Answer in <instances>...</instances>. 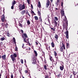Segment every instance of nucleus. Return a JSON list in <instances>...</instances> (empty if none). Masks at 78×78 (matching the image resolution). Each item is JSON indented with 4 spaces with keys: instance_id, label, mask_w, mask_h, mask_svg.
<instances>
[{
    "instance_id": "46",
    "label": "nucleus",
    "mask_w": 78,
    "mask_h": 78,
    "mask_svg": "<svg viewBox=\"0 0 78 78\" xmlns=\"http://www.w3.org/2000/svg\"><path fill=\"white\" fill-rule=\"evenodd\" d=\"M14 5H12L11 6V9H14Z\"/></svg>"
},
{
    "instance_id": "49",
    "label": "nucleus",
    "mask_w": 78,
    "mask_h": 78,
    "mask_svg": "<svg viewBox=\"0 0 78 78\" xmlns=\"http://www.w3.org/2000/svg\"><path fill=\"white\" fill-rule=\"evenodd\" d=\"M37 69H41V67L39 66H38L37 67Z\"/></svg>"
},
{
    "instance_id": "35",
    "label": "nucleus",
    "mask_w": 78,
    "mask_h": 78,
    "mask_svg": "<svg viewBox=\"0 0 78 78\" xmlns=\"http://www.w3.org/2000/svg\"><path fill=\"white\" fill-rule=\"evenodd\" d=\"M24 39L23 41H24V42H26V43H28L27 41V40H26V38H23Z\"/></svg>"
},
{
    "instance_id": "34",
    "label": "nucleus",
    "mask_w": 78,
    "mask_h": 78,
    "mask_svg": "<svg viewBox=\"0 0 78 78\" xmlns=\"http://www.w3.org/2000/svg\"><path fill=\"white\" fill-rule=\"evenodd\" d=\"M13 41L15 44H16V39H15V38L13 37Z\"/></svg>"
},
{
    "instance_id": "32",
    "label": "nucleus",
    "mask_w": 78,
    "mask_h": 78,
    "mask_svg": "<svg viewBox=\"0 0 78 78\" xmlns=\"http://www.w3.org/2000/svg\"><path fill=\"white\" fill-rule=\"evenodd\" d=\"M54 23L55 25V26H56L57 25V22L56 21V20H55L54 21Z\"/></svg>"
},
{
    "instance_id": "33",
    "label": "nucleus",
    "mask_w": 78,
    "mask_h": 78,
    "mask_svg": "<svg viewBox=\"0 0 78 78\" xmlns=\"http://www.w3.org/2000/svg\"><path fill=\"white\" fill-rule=\"evenodd\" d=\"M28 4H29V5H30V2H31V0H26Z\"/></svg>"
},
{
    "instance_id": "51",
    "label": "nucleus",
    "mask_w": 78,
    "mask_h": 78,
    "mask_svg": "<svg viewBox=\"0 0 78 78\" xmlns=\"http://www.w3.org/2000/svg\"><path fill=\"white\" fill-rule=\"evenodd\" d=\"M5 78H10V77H9V76H5Z\"/></svg>"
},
{
    "instance_id": "55",
    "label": "nucleus",
    "mask_w": 78,
    "mask_h": 78,
    "mask_svg": "<svg viewBox=\"0 0 78 78\" xmlns=\"http://www.w3.org/2000/svg\"><path fill=\"white\" fill-rule=\"evenodd\" d=\"M35 43H36V45L38 44V43H37V41H35Z\"/></svg>"
},
{
    "instance_id": "19",
    "label": "nucleus",
    "mask_w": 78,
    "mask_h": 78,
    "mask_svg": "<svg viewBox=\"0 0 78 78\" xmlns=\"http://www.w3.org/2000/svg\"><path fill=\"white\" fill-rule=\"evenodd\" d=\"M52 64H53V65H56V64H55V61H54V60L53 59H52Z\"/></svg>"
},
{
    "instance_id": "42",
    "label": "nucleus",
    "mask_w": 78,
    "mask_h": 78,
    "mask_svg": "<svg viewBox=\"0 0 78 78\" xmlns=\"http://www.w3.org/2000/svg\"><path fill=\"white\" fill-rule=\"evenodd\" d=\"M20 62H21V64H23V59H21Z\"/></svg>"
},
{
    "instance_id": "11",
    "label": "nucleus",
    "mask_w": 78,
    "mask_h": 78,
    "mask_svg": "<svg viewBox=\"0 0 78 78\" xmlns=\"http://www.w3.org/2000/svg\"><path fill=\"white\" fill-rule=\"evenodd\" d=\"M54 37L55 38V40L56 39V41H57L58 39V35L56 34Z\"/></svg>"
},
{
    "instance_id": "60",
    "label": "nucleus",
    "mask_w": 78,
    "mask_h": 78,
    "mask_svg": "<svg viewBox=\"0 0 78 78\" xmlns=\"http://www.w3.org/2000/svg\"><path fill=\"white\" fill-rule=\"evenodd\" d=\"M28 43H29V45L30 46H31V44H30V42H29V41H28Z\"/></svg>"
},
{
    "instance_id": "53",
    "label": "nucleus",
    "mask_w": 78,
    "mask_h": 78,
    "mask_svg": "<svg viewBox=\"0 0 78 78\" xmlns=\"http://www.w3.org/2000/svg\"><path fill=\"white\" fill-rule=\"evenodd\" d=\"M13 78V74H12V75L11 76V78Z\"/></svg>"
},
{
    "instance_id": "56",
    "label": "nucleus",
    "mask_w": 78,
    "mask_h": 78,
    "mask_svg": "<svg viewBox=\"0 0 78 78\" xmlns=\"http://www.w3.org/2000/svg\"><path fill=\"white\" fill-rule=\"evenodd\" d=\"M63 2H62V4H61V6L62 7L63 6Z\"/></svg>"
},
{
    "instance_id": "48",
    "label": "nucleus",
    "mask_w": 78,
    "mask_h": 78,
    "mask_svg": "<svg viewBox=\"0 0 78 78\" xmlns=\"http://www.w3.org/2000/svg\"><path fill=\"white\" fill-rule=\"evenodd\" d=\"M31 7L32 9V10H33V5H32V4H31Z\"/></svg>"
},
{
    "instance_id": "15",
    "label": "nucleus",
    "mask_w": 78,
    "mask_h": 78,
    "mask_svg": "<svg viewBox=\"0 0 78 78\" xmlns=\"http://www.w3.org/2000/svg\"><path fill=\"white\" fill-rule=\"evenodd\" d=\"M60 2H61V0H57V2L56 3L57 5H58V4L60 3Z\"/></svg>"
},
{
    "instance_id": "50",
    "label": "nucleus",
    "mask_w": 78,
    "mask_h": 78,
    "mask_svg": "<svg viewBox=\"0 0 78 78\" xmlns=\"http://www.w3.org/2000/svg\"><path fill=\"white\" fill-rule=\"evenodd\" d=\"M1 73H0V78H1V76H2V73H3V72H2V70H1Z\"/></svg>"
},
{
    "instance_id": "61",
    "label": "nucleus",
    "mask_w": 78,
    "mask_h": 78,
    "mask_svg": "<svg viewBox=\"0 0 78 78\" xmlns=\"http://www.w3.org/2000/svg\"><path fill=\"white\" fill-rule=\"evenodd\" d=\"M64 16H65V18L66 20H67V18L66 17V15H64Z\"/></svg>"
},
{
    "instance_id": "16",
    "label": "nucleus",
    "mask_w": 78,
    "mask_h": 78,
    "mask_svg": "<svg viewBox=\"0 0 78 78\" xmlns=\"http://www.w3.org/2000/svg\"><path fill=\"white\" fill-rule=\"evenodd\" d=\"M37 6L39 8H41V3L39 1L38 2Z\"/></svg>"
},
{
    "instance_id": "2",
    "label": "nucleus",
    "mask_w": 78,
    "mask_h": 78,
    "mask_svg": "<svg viewBox=\"0 0 78 78\" xmlns=\"http://www.w3.org/2000/svg\"><path fill=\"white\" fill-rule=\"evenodd\" d=\"M31 60L32 62V64H36V59L35 57H33Z\"/></svg>"
},
{
    "instance_id": "12",
    "label": "nucleus",
    "mask_w": 78,
    "mask_h": 78,
    "mask_svg": "<svg viewBox=\"0 0 78 78\" xmlns=\"http://www.w3.org/2000/svg\"><path fill=\"white\" fill-rule=\"evenodd\" d=\"M46 50H50V46L48 45H46Z\"/></svg>"
},
{
    "instance_id": "20",
    "label": "nucleus",
    "mask_w": 78,
    "mask_h": 78,
    "mask_svg": "<svg viewBox=\"0 0 78 78\" xmlns=\"http://www.w3.org/2000/svg\"><path fill=\"white\" fill-rule=\"evenodd\" d=\"M60 51H61L63 52V48H62V46L60 48Z\"/></svg>"
},
{
    "instance_id": "29",
    "label": "nucleus",
    "mask_w": 78,
    "mask_h": 78,
    "mask_svg": "<svg viewBox=\"0 0 78 78\" xmlns=\"http://www.w3.org/2000/svg\"><path fill=\"white\" fill-rule=\"evenodd\" d=\"M60 76H62V74H61V73H59L57 77L59 78Z\"/></svg>"
},
{
    "instance_id": "7",
    "label": "nucleus",
    "mask_w": 78,
    "mask_h": 78,
    "mask_svg": "<svg viewBox=\"0 0 78 78\" xmlns=\"http://www.w3.org/2000/svg\"><path fill=\"white\" fill-rule=\"evenodd\" d=\"M22 36L23 37V38H27V37H28L27 35L25 33L23 34Z\"/></svg>"
},
{
    "instance_id": "47",
    "label": "nucleus",
    "mask_w": 78,
    "mask_h": 78,
    "mask_svg": "<svg viewBox=\"0 0 78 78\" xmlns=\"http://www.w3.org/2000/svg\"><path fill=\"white\" fill-rule=\"evenodd\" d=\"M25 13L26 14H28V10H26Z\"/></svg>"
},
{
    "instance_id": "3",
    "label": "nucleus",
    "mask_w": 78,
    "mask_h": 78,
    "mask_svg": "<svg viewBox=\"0 0 78 78\" xmlns=\"http://www.w3.org/2000/svg\"><path fill=\"white\" fill-rule=\"evenodd\" d=\"M51 5L50 1L49 0H47L46 1V8H48L49 6H50V5Z\"/></svg>"
},
{
    "instance_id": "8",
    "label": "nucleus",
    "mask_w": 78,
    "mask_h": 78,
    "mask_svg": "<svg viewBox=\"0 0 78 78\" xmlns=\"http://www.w3.org/2000/svg\"><path fill=\"white\" fill-rule=\"evenodd\" d=\"M61 66H60V69L62 71L63 70V69H64V65H62L61 64Z\"/></svg>"
},
{
    "instance_id": "5",
    "label": "nucleus",
    "mask_w": 78,
    "mask_h": 78,
    "mask_svg": "<svg viewBox=\"0 0 78 78\" xmlns=\"http://www.w3.org/2000/svg\"><path fill=\"white\" fill-rule=\"evenodd\" d=\"M25 8V3H24L22 5L21 8H19V9H20V11H22V10H23V9H24Z\"/></svg>"
},
{
    "instance_id": "18",
    "label": "nucleus",
    "mask_w": 78,
    "mask_h": 78,
    "mask_svg": "<svg viewBox=\"0 0 78 78\" xmlns=\"http://www.w3.org/2000/svg\"><path fill=\"white\" fill-rule=\"evenodd\" d=\"M70 46V45L68 43H66V48H69V46Z\"/></svg>"
},
{
    "instance_id": "26",
    "label": "nucleus",
    "mask_w": 78,
    "mask_h": 78,
    "mask_svg": "<svg viewBox=\"0 0 78 78\" xmlns=\"http://www.w3.org/2000/svg\"><path fill=\"white\" fill-rule=\"evenodd\" d=\"M27 25H30V20H27Z\"/></svg>"
},
{
    "instance_id": "39",
    "label": "nucleus",
    "mask_w": 78,
    "mask_h": 78,
    "mask_svg": "<svg viewBox=\"0 0 78 78\" xmlns=\"http://www.w3.org/2000/svg\"><path fill=\"white\" fill-rule=\"evenodd\" d=\"M1 20L2 22H4L5 21V18H1Z\"/></svg>"
},
{
    "instance_id": "4",
    "label": "nucleus",
    "mask_w": 78,
    "mask_h": 78,
    "mask_svg": "<svg viewBox=\"0 0 78 78\" xmlns=\"http://www.w3.org/2000/svg\"><path fill=\"white\" fill-rule=\"evenodd\" d=\"M73 74L74 76V78H78V76L76 75L77 74V73H76L75 71H73Z\"/></svg>"
},
{
    "instance_id": "28",
    "label": "nucleus",
    "mask_w": 78,
    "mask_h": 78,
    "mask_svg": "<svg viewBox=\"0 0 78 78\" xmlns=\"http://www.w3.org/2000/svg\"><path fill=\"white\" fill-rule=\"evenodd\" d=\"M34 53L35 54L36 56H37V51L35 50H34Z\"/></svg>"
},
{
    "instance_id": "17",
    "label": "nucleus",
    "mask_w": 78,
    "mask_h": 78,
    "mask_svg": "<svg viewBox=\"0 0 78 78\" xmlns=\"http://www.w3.org/2000/svg\"><path fill=\"white\" fill-rule=\"evenodd\" d=\"M25 13V10H22L21 12V14H22V15H23Z\"/></svg>"
},
{
    "instance_id": "6",
    "label": "nucleus",
    "mask_w": 78,
    "mask_h": 78,
    "mask_svg": "<svg viewBox=\"0 0 78 78\" xmlns=\"http://www.w3.org/2000/svg\"><path fill=\"white\" fill-rule=\"evenodd\" d=\"M60 13L62 16H64V11L63 10V9H62L61 10Z\"/></svg>"
},
{
    "instance_id": "24",
    "label": "nucleus",
    "mask_w": 78,
    "mask_h": 78,
    "mask_svg": "<svg viewBox=\"0 0 78 78\" xmlns=\"http://www.w3.org/2000/svg\"><path fill=\"white\" fill-rule=\"evenodd\" d=\"M54 56H55V57H56V56H57V53H56V52L55 51H54Z\"/></svg>"
},
{
    "instance_id": "13",
    "label": "nucleus",
    "mask_w": 78,
    "mask_h": 78,
    "mask_svg": "<svg viewBox=\"0 0 78 78\" xmlns=\"http://www.w3.org/2000/svg\"><path fill=\"white\" fill-rule=\"evenodd\" d=\"M16 4V1H15V0H13L12 2V5H14Z\"/></svg>"
},
{
    "instance_id": "31",
    "label": "nucleus",
    "mask_w": 78,
    "mask_h": 78,
    "mask_svg": "<svg viewBox=\"0 0 78 78\" xmlns=\"http://www.w3.org/2000/svg\"><path fill=\"white\" fill-rule=\"evenodd\" d=\"M24 72L26 74H28V70H25Z\"/></svg>"
},
{
    "instance_id": "14",
    "label": "nucleus",
    "mask_w": 78,
    "mask_h": 78,
    "mask_svg": "<svg viewBox=\"0 0 78 78\" xmlns=\"http://www.w3.org/2000/svg\"><path fill=\"white\" fill-rule=\"evenodd\" d=\"M51 45L52 48H54V47H55V44L54 43V42H52L51 43Z\"/></svg>"
},
{
    "instance_id": "64",
    "label": "nucleus",
    "mask_w": 78,
    "mask_h": 78,
    "mask_svg": "<svg viewBox=\"0 0 78 78\" xmlns=\"http://www.w3.org/2000/svg\"><path fill=\"white\" fill-rule=\"evenodd\" d=\"M5 27H8V25H7V24L5 25Z\"/></svg>"
},
{
    "instance_id": "1",
    "label": "nucleus",
    "mask_w": 78,
    "mask_h": 78,
    "mask_svg": "<svg viewBox=\"0 0 78 78\" xmlns=\"http://www.w3.org/2000/svg\"><path fill=\"white\" fill-rule=\"evenodd\" d=\"M10 57L11 59L12 60V62H14V61L16 59V58L17 57V54L14 53L13 55L12 54L11 55Z\"/></svg>"
},
{
    "instance_id": "36",
    "label": "nucleus",
    "mask_w": 78,
    "mask_h": 78,
    "mask_svg": "<svg viewBox=\"0 0 78 78\" xmlns=\"http://www.w3.org/2000/svg\"><path fill=\"white\" fill-rule=\"evenodd\" d=\"M19 26H20L21 27H23L22 25L20 22H19Z\"/></svg>"
},
{
    "instance_id": "37",
    "label": "nucleus",
    "mask_w": 78,
    "mask_h": 78,
    "mask_svg": "<svg viewBox=\"0 0 78 78\" xmlns=\"http://www.w3.org/2000/svg\"><path fill=\"white\" fill-rule=\"evenodd\" d=\"M44 68L45 70H47V66H46V65H44Z\"/></svg>"
},
{
    "instance_id": "45",
    "label": "nucleus",
    "mask_w": 78,
    "mask_h": 78,
    "mask_svg": "<svg viewBox=\"0 0 78 78\" xmlns=\"http://www.w3.org/2000/svg\"><path fill=\"white\" fill-rule=\"evenodd\" d=\"M19 8H22V5L20 4L19 5Z\"/></svg>"
},
{
    "instance_id": "63",
    "label": "nucleus",
    "mask_w": 78,
    "mask_h": 78,
    "mask_svg": "<svg viewBox=\"0 0 78 78\" xmlns=\"http://www.w3.org/2000/svg\"><path fill=\"white\" fill-rule=\"evenodd\" d=\"M55 10H58V8H55Z\"/></svg>"
},
{
    "instance_id": "25",
    "label": "nucleus",
    "mask_w": 78,
    "mask_h": 78,
    "mask_svg": "<svg viewBox=\"0 0 78 78\" xmlns=\"http://www.w3.org/2000/svg\"><path fill=\"white\" fill-rule=\"evenodd\" d=\"M35 20H39V19H38V17L37 16H35L34 17Z\"/></svg>"
},
{
    "instance_id": "62",
    "label": "nucleus",
    "mask_w": 78,
    "mask_h": 78,
    "mask_svg": "<svg viewBox=\"0 0 78 78\" xmlns=\"http://www.w3.org/2000/svg\"><path fill=\"white\" fill-rule=\"evenodd\" d=\"M28 48H29V51H30V50H31V48H30V47H29Z\"/></svg>"
},
{
    "instance_id": "57",
    "label": "nucleus",
    "mask_w": 78,
    "mask_h": 78,
    "mask_svg": "<svg viewBox=\"0 0 78 78\" xmlns=\"http://www.w3.org/2000/svg\"><path fill=\"white\" fill-rule=\"evenodd\" d=\"M44 62L45 64H47V61L45 60V59H44Z\"/></svg>"
},
{
    "instance_id": "9",
    "label": "nucleus",
    "mask_w": 78,
    "mask_h": 78,
    "mask_svg": "<svg viewBox=\"0 0 78 78\" xmlns=\"http://www.w3.org/2000/svg\"><path fill=\"white\" fill-rule=\"evenodd\" d=\"M66 37L67 39L69 38V31H67L66 32Z\"/></svg>"
},
{
    "instance_id": "30",
    "label": "nucleus",
    "mask_w": 78,
    "mask_h": 78,
    "mask_svg": "<svg viewBox=\"0 0 78 78\" xmlns=\"http://www.w3.org/2000/svg\"><path fill=\"white\" fill-rule=\"evenodd\" d=\"M39 19L40 21H41V22H42V18H41V16H40V17H39Z\"/></svg>"
},
{
    "instance_id": "23",
    "label": "nucleus",
    "mask_w": 78,
    "mask_h": 78,
    "mask_svg": "<svg viewBox=\"0 0 78 78\" xmlns=\"http://www.w3.org/2000/svg\"><path fill=\"white\" fill-rule=\"evenodd\" d=\"M65 45L64 44L62 43V48H63V49L64 50H65V48H66V47H65Z\"/></svg>"
},
{
    "instance_id": "43",
    "label": "nucleus",
    "mask_w": 78,
    "mask_h": 78,
    "mask_svg": "<svg viewBox=\"0 0 78 78\" xmlns=\"http://www.w3.org/2000/svg\"><path fill=\"white\" fill-rule=\"evenodd\" d=\"M52 58H53L52 57H51V56H50V59L51 61H52Z\"/></svg>"
},
{
    "instance_id": "38",
    "label": "nucleus",
    "mask_w": 78,
    "mask_h": 78,
    "mask_svg": "<svg viewBox=\"0 0 78 78\" xmlns=\"http://www.w3.org/2000/svg\"><path fill=\"white\" fill-rule=\"evenodd\" d=\"M55 58H56V64L57 63V61H58V57H56V56L55 57Z\"/></svg>"
},
{
    "instance_id": "44",
    "label": "nucleus",
    "mask_w": 78,
    "mask_h": 78,
    "mask_svg": "<svg viewBox=\"0 0 78 78\" xmlns=\"http://www.w3.org/2000/svg\"><path fill=\"white\" fill-rule=\"evenodd\" d=\"M5 16L3 14L2 15V18L3 19H5Z\"/></svg>"
},
{
    "instance_id": "22",
    "label": "nucleus",
    "mask_w": 78,
    "mask_h": 78,
    "mask_svg": "<svg viewBox=\"0 0 78 78\" xmlns=\"http://www.w3.org/2000/svg\"><path fill=\"white\" fill-rule=\"evenodd\" d=\"M5 39H6V38L5 37H2L1 38L0 40L1 41H3L5 40Z\"/></svg>"
},
{
    "instance_id": "41",
    "label": "nucleus",
    "mask_w": 78,
    "mask_h": 78,
    "mask_svg": "<svg viewBox=\"0 0 78 78\" xmlns=\"http://www.w3.org/2000/svg\"><path fill=\"white\" fill-rule=\"evenodd\" d=\"M18 49V48H17V46H16V47H15V51H17Z\"/></svg>"
},
{
    "instance_id": "21",
    "label": "nucleus",
    "mask_w": 78,
    "mask_h": 78,
    "mask_svg": "<svg viewBox=\"0 0 78 78\" xmlns=\"http://www.w3.org/2000/svg\"><path fill=\"white\" fill-rule=\"evenodd\" d=\"M37 13L38 14V16H41V11H39V10H37Z\"/></svg>"
},
{
    "instance_id": "58",
    "label": "nucleus",
    "mask_w": 78,
    "mask_h": 78,
    "mask_svg": "<svg viewBox=\"0 0 78 78\" xmlns=\"http://www.w3.org/2000/svg\"><path fill=\"white\" fill-rule=\"evenodd\" d=\"M31 13H32V14H34V12H33V11L31 10Z\"/></svg>"
},
{
    "instance_id": "52",
    "label": "nucleus",
    "mask_w": 78,
    "mask_h": 78,
    "mask_svg": "<svg viewBox=\"0 0 78 78\" xmlns=\"http://www.w3.org/2000/svg\"><path fill=\"white\" fill-rule=\"evenodd\" d=\"M20 30L22 33H23V30L21 29Z\"/></svg>"
},
{
    "instance_id": "40",
    "label": "nucleus",
    "mask_w": 78,
    "mask_h": 78,
    "mask_svg": "<svg viewBox=\"0 0 78 78\" xmlns=\"http://www.w3.org/2000/svg\"><path fill=\"white\" fill-rule=\"evenodd\" d=\"M54 18L55 20H56V21H57V20H58V18H57V17H55Z\"/></svg>"
},
{
    "instance_id": "59",
    "label": "nucleus",
    "mask_w": 78,
    "mask_h": 78,
    "mask_svg": "<svg viewBox=\"0 0 78 78\" xmlns=\"http://www.w3.org/2000/svg\"><path fill=\"white\" fill-rule=\"evenodd\" d=\"M73 76V75H71L70 76V78H72V76Z\"/></svg>"
},
{
    "instance_id": "27",
    "label": "nucleus",
    "mask_w": 78,
    "mask_h": 78,
    "mask_svg": "<svg viewBox=\"0 0 78 78\" xmlns=\"http://www.w3.org/2000/svg\"><path fill=\"white\" fill-rule=\"evenodd\" d=\"M51 29L55 33V28L52 27L51 28Z\"/></svg>"
},
{
    "instance_id": "54",
    "label": "nucleus",
    "mask_w": 78,
    "mask_h": 78,
    "mask_svg": "<svg viewBox=\"0 0 78 78\" xmlns=\"http://www.w3.org/2000/svg\"><path fill=\"white\" fill-rule=\"evenodd\" d=\"M7 36L8 37H10V34H9V33H7Z\"/></svg>"
},
{
    "instance_id": "10",
    "label": "nucleus",
    "mask_w": 78,
    "mask_h": 78,
    "mask_svg": "<svg viewBox=\"0 0 78 78\" xmlns=\"http://www.w3.org/2000/svg\"><path fill=\"white\" fill-rule=\"evenodd\" d=\"M1 58L3 59V60H5V59H6V55H2Z\"/></svg>"
}]
</instances>
